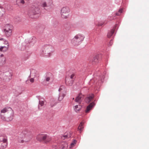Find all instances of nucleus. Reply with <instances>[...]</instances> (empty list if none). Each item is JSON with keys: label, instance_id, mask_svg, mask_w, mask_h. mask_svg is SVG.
<instances>
[{"label": "nucleus", "instance_id": "1", "mask_svg": "<svg viewBox=\"0 0 149 149\" xmlns=\"http://www.w3.org/2000/svg\"><path fill=\"white\" fill-rule=\"evenodd\" d=\"M1 116L4 120L9 121L13 119V112L12 109L10 107H6L1 110Z\"/></svg>", "mask_w": 149, "mask_h": 149}, {"label": "nucleus", "instance_id": "2", "mask_svg": "<svg viewBox=\"0 0 149 149\" xmlns=\"http://www.w3.org/2000/svg\"><path fill=\"white\" fill-rule=\"evenodd\" d=\"M8 42L3 38L0 39V51L5 52L7 51L9 47Z\"/></svg>", "mask_w": 149, "mask_h": 149}, {"label": "nucleus", "instance_id": "3", "mask_svg": "<svg viewBox=\"0 0 149 149\" xmlns=\"http://www.w3.org/2000/svg\"><path fill=\"white\" fill-rule=\"evenodd\" d=\"M84 37L81 34L76 35L72 40V43L75 46L79 45L83 40Z\"/></svg>", "mask_w": 149, "mask_h": 149}, {"label": "nucleus", "instance_id": "4", "mask_svg": "<svg viewBox=\"0 0 149 149\" xmlns=\"http://www.w3.org/2000/svg\"><path fill=\"white\" fill-rule=\"evenodd\" d=\"M70 12V9L68 8H63L61 10V17L63 18H67L69 16Z\"/></svg>", "mask_w": 149, "mask_h": 149}, {"label": "nucleus", "instance_id": "5", "mask_svg": "<svg viewBox=\"0 0 149 149\" xmlns=\"http://www.w3.org/2000/svg\"><path fill=\"white\" fill-rule=\"evenodd\" d=\"M39 13V9L35 7L33 10H31L29 12L30 16L32 18H35L37 17H32L33 15H38Z\"/></svg>", "mask_w": 149, "mask_h": 149}, {"label": "nucleus", "instance_id": "6", "mask_svg": "<svg viewBox=\"0 0 149 149\" xmlns=\"http://www.w3.org/2000/svg\"><path fill=\"white\" fill-rule=\"evenodd\" d=\"M47 135L46 134H39L37 136L36 139L39 141H43L44 142L47 138Z\"/></svg>", "mask_w": 149, "mask_h": 149}, {"label": "nucleus", "instance_id": "7", "mask_svg": "<svg viewBox=\"0 0 149 149\" xmlns=\"http://www.w3.org/2000/svg\"><path fill=\"white\" fill-rule=\"evenodd\" d=\"M45 51H47L48 55L46 56L47 57H49L51 55V53L53 52V49L52 47L51 46H46L45 47Z\"/></svg>", "mask_w": 149, "mask_h": 149}, {"label": "nucleus", "instance_id": "8", "mask_svg": "<svg viewBox=\"0 0 149 149\" xmlns=\"http://www.w3.org/2000/svg\"><path fill=\"white\" fill-rule=\"evenodd\" d=\"M83 95L81 94H79L76 97L75 100V101L78 103V104H80L82 99L83 98Z\"/></svg>", "mask_w": 149, "mask_h": 149}, {"label": "nucleus", "instance_id": "9", "mask_svg": "<svg viewBox=\"0 0 149 149\" xmlns=\"http://www.w3.org/2000/svg\"><path fill=\"white\" fill-rule=\"evenodd\" d=\"M95 104L93 102L91 103L87 107L85 112L86 113H88L89 111L91 110L93 107L95 106Z\"/></svg>", "mask_w": 149, "mask_h": 149}, {"label": "nucleus", "instance_id": "10", "mask_svg": "<svg viewBox=\"0 0 149 149\" xmlns=\"http://www.w3.org/2000/svg\"><path fill=\"white\" fill-rule=\"evenodd\" d=\"M65 82L67 85L71 86L72 85L74 81L72 79H70V77H67L65 79Z\"/></svg>", "mask_w": 149, "mask_h": 149}, {"label": "nucleus", "instance_id": "11", "mask_svg": "<svg viewBox=\"0 0 149 149\" xmlns=\"http://www.w3.org/2000/svg\"><path fill=\"white\" fill-rule=\"evenodd\" d=\"M30 76L33 78L38 77H39V74L38 72L35 70H32L31 72Z\"/></svg>", "mask_w": 149, "mask_h": 149}, {"label": "nucleus", "instance_id": "12", "mask_svg": "<svg viewBox=\"0 0 149 149\" xmlns=\"http://www.w3.org/2000/svg\"><path fill=\"white\" fill-rule=\"evenodd\" d=\"M1 57L0 58V66H2L5 63L6 58L3 54H1Z\"/></svg>", "mask_w": 149, "mask_h": 149}, {"label": "nucleus", "instance_id": "13", "mask_svg": "<svg viewBox=\"0 0 149 149\" xmlns=\"http://www.w3.org/2000/svg\"><path fill=\"white\" fill-rule=\"evenodd\" d=\"M94 97V95L93 94L89 95L85 99L86 102L88 103H90L93 100Z\"/></svg>", "mask_w": 149, "mask_h": 149}, {"label": "nucleus", "instance_id": "14", "mask_svg": "<svg viewBox=\"0 0 149 149\" xmlns=\"http://www.w3.org/2000/svg\"><path fill=\"white\" fill-rule=\"evenodd\" d=\"M24 135H21L18 136L17 139V141L20 143H23L25 142H26L24 140Z\"/></svg>", "mask_w": 149, "mask_h": 149}, {"label": "nucleus", "instance_id": "15", "mask_svg": "<svg viewBox=\"0 0 149 149\" xmlns=\"http://www.w3.org/2000/svg\"><path fill=\"white\" fill-rule=\"evenodd\" d=\"M36 39L35 37H32L29 40V43L31 45H33L36 42Z\"/></svg>", "mask_w": 149, "mask_h": 149}, {"label": "nucleus", "instance_id": "16", "mask_svg": "<svg viewBox=\"0 0 149 149\" xmlns=\"http://www.w3.org/2000/svg\"><path fill=\"white\" fill-rule=\"evenodd\" d=\"M82 106L80 104H79L78 105H75L74 109L76 112H78L81 110Z\"/></svg>", "mask_w": 149, "mask_h": 149}, {"label": "nucleus", "instance_id": "17", "mask_svg": "<svg viewBox=\"0 0 149 149\" xmlns=\"http://www.w3.org/2000/svg\"><path fill=\"white\" fill-rule=\"evenodd\" d=\"M13 26L12 25L7 24L5 25L4 31H7V30H10V29L11 30H13Z\"/></svg>", "mask_w": 149, "mask_h": 149}, {"label": "nucleus", "instance_id": "18", "mask_svg": "<svg viewBox=\"0 0 149 149\" xmlns=\"http://www.w3.org/2000/svg\"><path fill=\"white\" fill-rule=\"evenodd\" d=\"M60 93H66V88L64 86H61L58 89Z\"/></svg>", "mask_w": 149, "mask_h": 149}, {"label": "nucleus", "instance_id": "19", "mask_svg": "<svg viewBox=\"0 0 149 149\" xmlns=\"http://www.w3.org/2000/svg\"><path fill=\"white\" fill-rule=\"evenodd\" d=\"M7 145V141H4L2 143H0V149H3L6 148Z\"/></svg>", "mask_w": 149, "mask_h": 149}, {"label": "nucleus", "instance_id": "20", "mask_svg": "<svg viewBox=\"0 0 149 149\" xmlns=\"http://www.w3.org/2000/svg\"><path fill=\"white\" fill-rule=\"evenodd\" d=\"M66 93H60L59 94V96L58 97V100L59 101L62 100L64 97L65 96Z\"/></svg>", "mask_w": 149, "mask_h": 149}, {"label": "nucleus", "instance_id": "21", "mask_svg": "<svg viewBox=\"0 0 149 149\" xmlns=\"http://www.w3.org/2000/svg\"><path fill=\"white\" fill-rule=\"evenodd\" d=\"M12 31L13 30H7V31H4L6 36L8 37H10L11 35Z\"/></svg>", "mask_w": 149, "mask_h": 149}, {"label": "nucleus", "instance_id": "22", "mask_svg": "<svg viewBox=\"0 0 149 149\" xmlns=\"http://www.w3.org/2000/svg\"><path fill=\"white\" fill-rule=\"evenodd\" d=\"M68 145L67 143H63L62 145L61 149H67Z\"/></svg>", "mask_w": 149, "mask_h": 149}, {"label": "nucleus", "instance_id": "23", "mask_svg": "<svg viewBox=\"0 0 149 149\" xmlns=\"http://www.w3.org/2000/svg\"><path fill=\"white\" fill-rule=\"evenodd\" d=\"M25 3L24 0H17L16 3L18 6L21 5V4H23Z\"/></svg>", "mask_w": 149, "mask_h": 149}, {"label": "nucleus", "instance_id": "24", "mask_svg": "<svg viewBox=\"0 0 149 149\" xmlns=\"http://www.w3.org/2000/svg\"><path fill=\"white\" fill-rule=\"evenodd\" d=\"M52 140V138L47 135V138L45 140L44 142L47 143L50 142Z\"/></svg>", "mask_w": 149, "mask_h": 149}, {"label": "nucleus", "instance_id": "25", "mask_svg": "<svg viewBox=\"0 0 149 149\" xmlns=\"http://www.w3.org/2000/svg\"><path fill=\"white\" fill-rule=\"evenodd\" d=\"M6 137L3 136H0V143H2L4 141H7Z\"/></svg>", "mask_w": 149, "mask_h": 149}, {"label": "nucleus", "instance_id": "26", "mask_svg": "<svg viewBox=\"0 0 149 149\" xmlns=\"http://www.w3.org/2000/svg\"><path fill=\"white\" fill-rule=\"evenodd\" d=\"M46 2L47 7H51L52 6L53 2L52 1L49 0L47 1Z\"/></svg>", "mask_w": 149, "mask_h": 149}, {"label": "nucleus", "instance_id": "27", "mask_svg": "<svg viewBox=\"0 0 149 149\" xmlns=\"http://www.w3.org/2000/svg\"><path fill=\"white\" fill-rule=\"evenodd\" d=\"M114 30H112L110 31L107 34V36L108 38H110L114 33Z\"/></svg>", "mask_w": 149, "mask_h": 149}, {"label": "nucleus", "instance_id": "28", "mask_svg": "<svg viewBox=\"0 0 149 149\" xmlns=\"http://www.w3.org/2000/svg\"><path fill=\"white\" fill-rule=\"evenodd\" d=\"M84 124V123L83 122H81L78 127V129L80 131H81L82 130V129L83 128V126Z\"/></svg>", "mask_w": 149, "mask_h": 149}, {"label": "nucleus", "instance_id": "29", "mask_svg": "<svg viewBox=\"0 0 149 149\" xmlns=\"http://www.w3.org/2000/svg\"><path fill=\"white\" fill-rule=\"evenodd\" d=\"M76 141L75 140H74V141L71 143L69 147L70 148H71L73 147L74 146L75 144L76 143Z\"/></svg>", "mask_w": 149, "mask_h": 149}, {"label": "nucleus", "instance_id": "30", "mask_svg": "<svg viewBox=\"0 0 149 149\" xmlns=\"http://www.w3.org/2000/svg\"><path fill=\"white\" fill-rule=\"evenodd\" d=\"M98 62V57L97 56H95L93 58V62H94L97 63Z\"/></svg>", "mask_w": 149, "mask_h": 149}, {"label": "nucleus", "instance_id": "31", "mask_svg": "<svg viewBox=\"0 0 149 149\" xmlns=\"http://www.w3.org/2000/svg\"><path fill=\"white\" fill-rule=\"evenodd\" d=\"M41 6L43 8L47 7V2H43L41 4Z\"/></svg>", "mask_w": 149, "mask_h": 149}, {"label": "nucleus", "instance_id": "32", "mask_svg": "<svg viewBox=\"0 0 149 149\" xmlns=\"http://www.w3.org/2000/svg\"><path fill=\"white\" fill-rule=\"evenodd\" d=\"M68 77H70V79H72L73 80L75 78V75L73 73L71 74L70 76Z\"/></svg>", "mask_w": 149, "mask_h": 149}, {"label": "nucleus", "instance_id": "33", "mask_svg": "<svg viewBox=\"0 0 149 149\" xmlns=\"http://www.w3.org/2000/svg\"><path fill=\"white\" fill-rule=\"evenodd\" d=\"M50 79V77L47 75L45 77V80L47 82L49 81Z\"/></svg>", "mask_w": 149, "mask_h": 149}, {"label": "nucleus", "instance_id": "34", "mask_svg": "<svg viewBox=\"0 0 149 149\" xmlns=\"http://www.w3.org/2000/svg\"><path fill=\"white\" fill-rule=\"evenodd\" d=\"M122 12V9H121L119 10L118 12L116 13V15H119Z\"/></svg>", "mask_w": 149, "mask_h": 149}, {"label": "nucleus", "instance_id": "35", "mask_svg": "<svg viewBox=\"0 0 149 149\" xmlns=\"http://www.w3.org/2000/svg\"><path fill=\"white\" fill-rule=\"evenodd\" d=\"M39 104L41 106H43L44 104V102L43 101H40Z\"/></svg>", "mask_w": 149, "mask_h": 149}, {"label": "nucleus", "instance_id": "36", "mask_svg": "<svg viewBox=\"0 0 149 149\" xmlns=\"http://www.w3.org/2000/svg\"><path fill=\"white\" fill-rule=\"evenodd\" d=\"M3 11L2 10V9H0V17L2 16L3 15Z\"/></svg>", "mask_w": 149, "mask_h": 149}, {"label": "nucleus", "instance_id": "37", "mask_svg": "<svg viewBox=\"0 0 149 149\" xmlns=\"http://www.w3.org/2000/svg\"><path fill=\"white\" fill-rule=\"evenodd\" d=\"M67 137H68V136L67 134H65L62 137V138L63 139H64Z\"/></svg>", "mask_w": 149, "mask_h": 149}, {"label": "nucleus", "instance_id": "38", "mask_svg": "<svg viewBox=\"0 0 149 149\" xmlns=\"http://www.w3.org/2000/svg\"><path fill=\"white\" fill-rule=\"evenodd\" d=\"M33 78H31L29 80L30 81L31 83H33L34 81V79Z\"/></svg>", "mask_w": 149, "mask_h": 149}, {"label": "nucleus", "instance_id": "39", "mask_svg": "<svg viewBox=\"0 0 149 149\" xmlns=\"http://www.w3.org/2000/svg\"><path fill=\"white\" fill-rule=\"evenodd\" d=\"M103 23H102L100 22L98 23V26H102V25H103Z\"/></svg>", "mask_w": 149, "mask_h": 149}, {"label": "nucleus", "instance_id": "40", "mask_svg": "<svg viewBox=\"0 0 149 149\" xmlns=\"http://www.w3.org/2000/svg\"><path fill=\"white\" fill-rule=\"evenodd\" d=\"M109 43L110 44V45H112V44H113L112 41V40L110 41Z\"/></svg>", "mask_w": 149, "mask_h": 149}, {"label": "nucleus", "instance_id": "41", "mask_svg": "<svg viewBox=\"0 0 149 149\" xmlns=\"http://www.w3.org/2000/svg\"><path fill=\"white\" fill-rule=\"evenodd\" d=\"M28 81H26V83H27V82H28Z\"/></svg>", "mask_w": 149, "mask_h": 149}, {"label": "nucleus", "instance_id": "42", "mask_svg": "<svg viewBox=\"0 0 149 149\" xmlns=\"http://www.w3.org/2000/svg\"><path fill=\"white\" fill-rule=\"evenodd\" d=\"M74 98H73V100H74Z\"/></svg>", "mask_w": 149, "mask_h": 149}]
</instances>
